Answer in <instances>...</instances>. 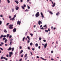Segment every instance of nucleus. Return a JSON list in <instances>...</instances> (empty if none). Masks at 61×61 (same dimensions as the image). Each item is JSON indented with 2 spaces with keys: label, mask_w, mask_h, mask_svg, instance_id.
Masks as SVG:
<instances>
[{
  "label": "nucleus",
  "mask_w": 61,
  "mask_h": 61,
  "mask_svg": "<svg viewBox=\"0 0 61 61\" xmlns=\"http://www.w3.org/2000/svg\"><path fill=\"white\" fill-rule=\"evenodd\" d=\"M30 54L31 55H33V54L32 53V52L31 51H30Z\"/></svg>",
  "instance_id": "obj_55"
},
{
  "label": "nucleus",
  "mask_w": 61,
  "mask_h": 61,
  "mask_svg": "<svg viewBox=\"0 0 61 61\" xmlns=\"http://www.w3.org/2000/svg\"><path fill=\"white\" fill-rule=\"evenodd\" d=\"M15 8L16 10H18V9H19V7H17V6H16Z\"/></svg>",
  "instance_id": "obj_9"
},
{
  "label": "nucleus",
  "mask_w": 61,
  "mask_h": 61,
  "mask_svg": "<svg viewBox=\"0 0 61 61\" xmlns=\"http://www.w3.org/2000/svg\"><path fill=\"white\" fill-rule=\"evenodd\" d=\"M25 12H27H27H28V11H29V10H28L27 9H26L25 10Z\"/></svg>",
  "instance_id": "obj_25"
},
{
  "label": "nucleus",
  "mask_w": 61,
  "mask_h": 61,
  "mask_svg": "<svg viewBox=\"0 0 61 61\" xmlns=\"http://www.w3.org/2000/svg\"><path fill=\"white\" fill-rule=\"evenodd\" d=\"M1 36L2 37H4V35H1Z\"/></svg>",
  "instance_id": "obj_53"
},
{
  "label": "nucleus",
  "mask_w": 61,
  "mask_h": 61,
  "mask_svg": "<svg viewBox=\"0 0 61 61\" xmlns=\"http://www.w3.org/2000/svg\"><path fill=\"white\" fill-rule=\"evenodd\" d=\"M12 12H13L14 11V8H13L12 10Z\"/></svg>",
  "instance_id": "obj_44"
},
{
  "label": "nucleus",
  "mask_w": 61,
  "mask_h": 61,
  "mask_svg": "<svg viewBox=\"0 0 61 61\" xmlns=\"http://www.w3.org/2000/svg\"><path fill=\"white\" fill-rule=\"evenodd\" d=\"M16 31V29L15 28L13 30V32H14V33Z\"/></svg>",
  "instance_id": "obj_8"
},
{
  "label": "nucleus",
  "mask_w": 61,
  "mask_h": 61,
  "mask_svg": "<svg viewBox=\"0 0 61 61\" xmlns=\"http://www.w3.org/2000/svg\"><path fill=\"white\" fill-rule=\"evenodd\" d=\"M49 13L51 14V15H53V13H52V11H50Z\"/></svg>",
  "instance_id": "obj_26"
},
{
  "label": "nucleus",
  "mask_w": 61,
  "mask_h": 61,
  "mask_svg": "<svg viewBox=\"0 0 61 61\" xmlns=\"http://www.w3.org/2000/svg\"><path fill=\"white\" fill-rule=\"evenodd\" d=\"M10 45H12L11 43H13V39L11 38L10 40Z\"/></svg>",
  "instance_id": "obj_5"
},
{
  "label": "nucleus",
  "mask_w": 61,
  "mask_h": 61,
  "mask_svg": "<svg viewBox=\"0 0 61 61\" xmlns=\"http://www.w3.org/2000/svg\"><path fill=\"white\" fill-rule=\"evenodd\" d=\"M45 31L46 32H48V30H45Z\"/></svg>",
  "instance_id": "obj_39"
},
{
  "label": "nucleus",
  "mask_w": 61,
  "mask_h": 61,
  "mask_svg": "<svg viewBox=\"0 0 61 61\" xmlns=\"http://www.w3.org/2000/svg\"><path fill=\"white\" fill-rule=\"evenodd\" d=\"M59 12H58L56 13V15H59Z\"/></svg>",
  "instance_id": "obj_17"
},
{
  "label": "nucleus",
  "mask_w": 61,
  "mask_h": 61,
  "mask_svg": "<svg viewBox=\"0 0 61 61\" xmlns=\"http://www.w3.org/2000/svg\"><path fill=\"white\" fill-rule=\"evenodd\" d=\"M5 60L7 61L8 60L7 59V58H5Z\"/></svg>",
  "instance_id": "obj_61"
},
{
  "label": "nucleus",
  "mask_w": 61,
  "mask_h": 61,
  "mask_svg": "<svg viewBox=\"0 0 61 61\" xmlns=\"http://www.w3.org/2000/svg\"><path fill=\"white\" fill-rule=\"evenodd\" d=\"M1 44H2V45H3V44H4V43H3V42H1Z\"/></svg>",
  "instance_id": "obj_57"
},
{
  "label": "nucleus",
  "mask_w": 61,
  "mask_h": 61,
  "mask_svg": "<svg viewBox=\"0 0 61 61\" xmlns=\"http://www.w3.org/2000/svg\"><path fill=\"white\" fill-rule=\"evenodd\" d=\"M12 37V36H10L9 37V38H11Z\"/></svg>",
  "instance_id": "obj_38"
},
{
  "label": "nucleus",
  "mask_w": 61,
  "mask_h": 61,
  "mask_svg": "<svg viewBox=\"0 0 61 61\" xmlns=\"http://www.w3.org/2000/svg\"><path fill=\"white\" fill-rule=\"evenodd\" d=\"M27 54H26L24 56V57L25 58L27 57Z\"/></svg>",
  "instance_id": "obj_12"
},
{
  "label": "nucleus",
  "mask_w": 61,
  "mask_h": 61,
  "mask_svg": "<svg viewBox=\"0 0 61 61\" xmlns=\"http://www.w3.org/2000/svg\"><path fill=\"white\" fill-rule=\"evenodd\" d=\"M10 35V34H7V38L9 37V36Z\"/></svg>",
  "instance_id": "obj_23"
},
{
  "label": "nucleus",
  "mask_w": 61,
  "mask_h": 61,
  "mask_svg": "<svg viewBox=\"0 0 61 61\" xmlns=\"http://www.w3.org/2000/svg\"><path fill=\"white\" fill-rule=\"evenodd\" d=\"M43 41L44 42H46V40H43Z\"/></svg>",
  "instance_id": "obj_46"
},
{
  "label": "nucleus",
  "mask_w": 61,
  "mask_h": 61,
  "mask_svg": "<svg viewBox=\"0 0 61 61\" xmlns=\"http://www.w3.org/2000/svg\"><path fill=\"white\" fill-rule=\"evenodd\" d=\"M15 2L17 4H18V3H19V2H18V1L16 0L15 1Z\"/></svg>",
  "instance_id": "obj_16"
},
{
  "label": "nucleus",
  "mask_w": 61,
  "mask_h": 61,
  "mask_svg": "<svg viewBox=\"0 0 61 61\" xmlns=\"http://www.w3.org/2000/svg\"><path fill=\"white\" fill-rule=\"evenodd\" d=\"M23 56H24V55H21V57H23Z\"/></svg>",
  "instance_id": "obj_35"
},
{
  "label": "nucleus",
  "mask_w": 61,
  "mask_h": 61,
  "mask_svg": "<svg viewBox=\"0 0 61 61\" xmlns=\"http://www.w3.org/2000/svg\"><path fill=\"white\" fill-rule=\"evenodd\" d=\"M0 17H3V16L2 15H0Z\"/></svg>",
  "instance_id": "obj_50"
},
{
  "label": "nucleus",
  "mask_w": 61,
  "mask_h": 61,
  "mask_svg": "<svg viewBox=\"0 0 61 61\" xmlns=\"http://www.w3.org/2000/svg\"><path fill=\"white\" fill-rule=\"evenodd\" d=\"M48 31H49V32H50V29H48Z\"/></svg>",
  "instance_id": "obj_47"
},
{
  "label": "nucleus",
  "mask_w": 61,
  "mask_h": 61,
  "mask_svg": "<svg viewBox=\"0 0 61 61\" xmlns=\"http://www.w3.org/2000/svg\"><path fill=\"white\" fill-rule=\"evenodd\" d=\"M43 27H45V29H46L47 28V27L46 26V25H45Z\"/></svg>",
  "instance_id": "obj_13"
},
{
  "label": "nucleus",
  "mask_w": 61,
  "mask_h": 61,
  "mask_svg": "<svg viewBox=\"0 0 61 61\" xmlns=\"http://www.w3.org/2000/svg\"><path fill=\"white\" fill-rule=\"evenodd\" d=\"M36 58H39V57L38 56H36Z\"/></svg>",
  "instance_id": "obj_52"
},
{
  "label": "nucleus",
  "mask_w": 61,
  "mask_h": 61,
  "mask_svg": "<svg viewBox=\"0 0 61 61\" xmlns=\"http://www.w3.org/2000/svg\"><path fill=\"white\" fill-rule=\"evenodd\" d=\"M41 16L42 18L44 17V16H43V13L42 12H41Z\"/></svg>",
  "instance_id": "obj_7"
},
{
  "label": "nucleus",
  "mask_w": 61,
  "mask_h": 61,
  "mask_svg": "<svg viewBox=\"0 0 61 61\" xmlns=\"http://www.w3.org/2000/svg\"><path fill=\"white\" fill-rule=\"evenodd\" d=\"M6 56L8 57V54H7V55H6Z\"/></svg>",
  "instance_id": "obj_59"
},
{
  "label": "nucleus",
  "mask_w": 61,
  "mask_h": 61,
  "mask_svg": "<svg viewBox=\"0 0 61 61\" xmlns=\"http://www.w3.org/2000/svg\"><path fill=\"white\" fill-rule=\"evenodd\" d=\"M36 17H38L39 16V12H37L36 14L35 15Z\"/></svg>",
  "instance_id": "obj_2"
},
{
  "label": "nucleus",
  "mask_w": 61,
  "mask_h": 61,
  "mask_svg": "<svg viewBox=\"0 0 61 61\" xmlns=\"http://www.w3.org/2000/svg\"><path fill=\"white\" fill-rule=\"evenodd\" d=\"M51 60L53 61V60H54V59H53V58H51Z\"/></svg>",
  "instance_id": "obj_60"
},
{
  "label": "nucleus",
  "mask_w": 61,
  "mask_h": 61,
  "mask_svg": "<svg viewBox=\"0 0 61 61\" xmlns=\"http://www.w3.org/2000/svg\"><path fill=\"white\" fill-rule=\"evenodd\" d=\"M41 59H42V60H44V59L42 57H41Z\"/></svg>",
  "instance_id": "obj_45"
},
{
  "label": "nucleus",
  "mask_w": 61,
  "mask_h": 61,
  "mask_svg": "<svg viewBox=\"0 0 61 61\" xmlns=\"http://www.w3.org/2000/svg\"><path fill=\"white\" fill-rule=\"evenodd\" d=\"M51 53H53V51H51Z\"/></svg>",
  "instance_id": "obj_63"
},
{
  "label": "nucleus",
  "mask_w": 61,
  "mask_h": 61,
  "mask_svg": "<svg viewBox=\"0 0 61 61\" xmlns=\"http://www.w3.org/2000/svg\"><path fill=\"white\" fill-rule=\"evenodd\" d=\"M13 25H9L8 26H9V29H13Z\"/></svg>",
  "instance_id": "obj_1"
},
{
  "label": "nucleus",
  "mask_w": 61,
  "mask_h": 61,
  "mask_svg": "<svg viewBox=\"0 0 61 61\" xmlns=\"http://www.w3.org/2000/svg\"><path fill=\"white\" fill-rule=\"evenodd\" d=\"M23 5L24 6V7H25L26 6V5Z\"/></svg>",
  "instance_id": "obj_54"
},
{
  "label": "nucleus",
  "mask_w": 61,
  "mask_h": 61,
  "mask_svg": "<svg viewBox=\"0 0 61 61\" xmlns=\"http://www.w3.org/2000/svg\"><path fill=\"white\" fill-rule=\"evenodd\" d=\"M30 40H29L28 41V43H29V42H30Z\"/></svg>",
  "instance_id": "obj_48"
},
{
  "label": "nucleus",
  "mask_w": 61,
  "mask_h": 61,
  "mask_svg": "<svg viewBox=\"0 0 61 61\" xmlns=\"http://www.w3.org/2000/svg\"><path fill=\"white\" fill-rule=\"evenodd\" d=\"M17 24V25H20L21 24V21H18Z\"/></svg>",
  "instance_id": "obj_6"
},
{
  "label": "nucleus",
  "mask_w": 61,
  "mask_h": 61,
  "mask_svg": "<svg viewBox=\"0 0 61 61\" xmlns=\"http://www.w3.org/2000/svg\"><path fill=\"white\" fill-rule=\"evenodd\" d=\"M56 5V3H54L52 6V7H54L55 6V5Z\"/></svg>",
  "instance_id": "obj_11"
},
{
  "label": "nucleus",
  "mask_w": 61,
  "mask_h": 61,
  "mask_svg": "<svg viewBox=\"0 0 61 61\" xmlns=\"http://www.w3.org/2000/svg\"><path fill=\"white\" fill-rule=\"evenodd\" d=\"M11 47H10L8 49H7L8 50V51H9V50H11Z\"/></svg>",
  "instance_id": "obj_14"
},
{
  "label": "nucleus",
  "mask_w": 61,
  "mask_h": 61,
  "mask_svg": "<svg viewBox=\"0 0 61 61\" xmlns=\"http://www.w3.org/2000/svg\"><path fill=\"white\" fill-rule=\"evenodd\" d=\"M42 22H41V21H39L38 22V24H39V25H40L41 24H42Z\"/></svg>",
  "instance_id": "obj_10"
},
{
  "label": "nucleus",
  "mask_w": 61,
  "mask_h": 61,
  "mask_svg": "<svg viewBox=\"0 0 61 61\" xmlns=\"http://www.w3.org/2000/svg\"><path fill=\"white\" fill-rule=\"evenodd\" d=\"M9 23H7L6 24V25H9Z\"/></svg>",
  "instance_id": "obj_56"
},
{
  "label": "nucleus",
  "mask_w": 61,
  "mask_h": 61,
  "mask_svg": "<svg viewBox=\"0 0 61 61\" xmlns=\"http://www.w3.org/2000/svg\"><path fill=\"white\" fill-rule=\"evenodd\" d=\"M3 58L4 59H5V57H3V56H2L1 58V59H3Z\"/></svg>",
  "instance_id": "obj_15"
},
{
  "label": "nucleus",
  "mask_w": 61,
  "mask_h": 61,
  "mask_svg": "<svg viewBox=\"0 0 61 61\" xmlns=\"http://www.w3.org/2000/svg\"><path fill=\"white\" fill-rule=\"evenodd\" d=\"M42 39V38H41V37H40L39 38V40H41Z\"/></svg>",
  "instance_id": "obj_43"
},
{
  "label": "nucleus",
  "mask_w": 61,
  "mask_h": 61,
  "mask_svg": "<svg viewBox=\"0 0 61 61\" xmlns=\"http://www.w3.org/2000/svg\"><path fill=\"white\" fill-rule=\"evenodd\" d=\"M5 46H8V45L6 44H5Z\"/></svg>",
  "instance_id": "obj_49"
},
{
  "label": "nucleus",
  "mask_w": 61,
  "mask_h": 61,
  "mask_svg": "<svg viewBox=\"0 0 61 61\" xmlns=\"http://www.w3.org/2000/svg\"><path fill=\"white\" fill-rule=\"evenodd\" d=\"M27 38L28 40H30V37H29V36H27Z\"/></svg>",
  "instance_id": "obj_22"
},
{
  "label": "nucleus",
  "mask_w": 61,
  "mask_h": 61,
  "mask_svg": "<svg viewBox=\"0 0 61 61\" xmlns=\"http://www.w3.org/2000/svg\"><path fill=\"white\" fill-rule=\"evenodd\" d=\"M11 49L12 50V51H13L14 50V49H15V48L14 47H13L11 48Z\"/></svg>",
  "instance_id": "obj_18"
},
{
  "label": "nucleus",
  "mask_w": 61,
  "mask_h": 61,
  "mask_svg": "<svg viewBox=\"0 0 61 61\" xmlns=\"http://www.w3.org/2000/svg\"><path fill=\"white\" fill-rule=\"evenodd\" d=\"M4 31L5 32V33H6L7 32V31L6 30L4 29Z\"/></svg>",
  "instance_id": "obj_21"
},
{
  "label": "nucleus",
  "mask_w": 61,
  "mask_h": 61,
  "mask_svg": "<svg viewBox=\"0 0 61 61\" xmlns=\"http://www.w3.org/2000/svg\"><path fill=\"white\" fill-rule=\"evenodd\" d=\"M0 49L2 51L3 50V48H0Z\"/></svg>",
  "instance_id": "obj_40"
},
{
  "label": "nucleus",
  "mask_w": 61,
  "mask_h": 61,
  "mask_svg": "<svg viewBox=\"0 0 61 61\" xmlns=\"http://www.w3.org/2000/svg\"><path fill=\"white\" fill-rule=\"evenodd\" d=\"M40 29H42H42H44L43 27H42V28H40Z\"/></svg>",
  "instance_id": "obj_51"
},
{
  "label": "nucleus",
  "mask_w": 61,
  "mask_h": 61,
  "mask_svg": "<svg viewBox=\"0 0 61 61\" xmlns=\"http://www.w3.org/2000/svg\"><path fill=\"white\" fill-rule=\"evenodd\" d=\"M38 48H39V49H40V46H38Z\"/></svg>",
  "instance_id": "obj_58"
},
{
  "label": "nucleus",
  "mask_w": 61,
  "mask_h": 61,
  "mask_svg": "<svg viewBox=\"0 0 61 61\" xmlns=\"http://www.w3.org/2000/svg\"><path fill=\"white\" fill-rule=\"evenodd\" d=\"M25 37H24L23 38V41H24L25 40Z\"/></svg>",
  "instance_id": "obj_41"
},
{
  "label": "nucleus",
  "mask_w": 61,
  "mask_h": 61,
  "mask_svg": "<svg viewBox=\"0 0 61 61\" xmlns=\"http://www.w3.org/2000/svg\"><path fill=\"white\" fill-rule=\"evenodd\" d=\"M7 40L6 39L5 40V43H6L7 42Z\"/></svg>",
  "instance_id": "obj_29"
},
{
  "label": "nucleus",
  "mask_w": 61,
  "mask_h": 61,
  "mask_svg": "<svg viewBox=\"0 0 61 61\" xmlns=\"http://www.w3.org/2000/svg\"><path fill=\"white\" fill-rule=\"evenodd\" d=\"M7 2L8 3H10V2L9 0H7Z\"/></svg>",
  "instance_id": "obj_27"
},
{
  "label": "nucleus",
  "mask_w": 61,
  "mask_h": 61,
  "mask_svg": "<svg viewBox=\"0 0 61 61\" xmlns=\"http://www.w3.org/2000/svg\"><path fill=\"white\" fill-rule=\"evenodd\" d=\"M27 32H26L25 33V35H27Z\"/></svg>",
  "instance_id": "obj_64"
},
{
  "label": "nucleus",
  "mask_w": 61,
  "mask_h": 61,
  "mask_svg": "<svg viewBox=\"0 0 61 61\" xmlns=\"http://www.w3.org/2000/svg\"><path fill=\"white\" fill-rule=\"evenodd\" d=\"M35 46L36 47H37L38 46V44L37 43H36V44H35Z\"/></svg>",
  "instance_id": "obj_19"
},
{
  "label": "nucleus",
  "mask_w": 61,
  "mask_h": 61,
  "mask_svg": "<svg viewBox=\"0 0 61 61\" xmlns=\"http://www.w3.org/2000/svg\"><path fill=\"white\" fill-rule=\"evenodd\" d=\"M25 7H23V6H21V8L22 9H25V8H24Z\"/></svg>",
  "instance_id": "obj_34"
},
{
  "label": "nucleus",
  "mask_w": 61,
  "mask_h": 61,
  "mask_svg": "<svg viewBox=\"0 0 61 61\" xmlns=\"http://www.w3.org/2000/svg\"><path fill=\"white\" fill-rule=\"evenodd\" d=\"M30 46H32L33 45V43H32L31 42L30 43Z\"/></svg>",
  "instance_id": "obj_28"
},
{
  "label": "nucleus",
  "mask_w": 61,
  "mask_h": 61,
  "mask_svg": "<svg viewBox=\"0 0 61 61\" xmlns=\"http://www.w3.org/2000/svg\"><path fill=\"white\" fill-rule=\"evenodd\" d=\"M9 57H11L12 56V55H13V52H10L9 53Z\"/></svg>",
  "instance_id": "obj_4"
},
{
  "label": "nucleus",
  "mask_w": 61,
  "mask_h": 61,
  "mask_svg": "<svg viewBox=\"0 0 61 61\" xmlns=\"http://www.w3.org/2000/svg\"><path fill=\"white\" fill-rule=\"evenodd\" d=\"M28 49L29 50H30V47L29 46L28 47Z\"/></svg>",
  "instance_id": "obj_33"
},
{
  "label": "nucleus",
  "mask_w": 61,
  "mask_h": 61,
  "mask_svg": "<svg viewBox=\"0 0 61 61\" xmlns=\"http://www.w3.org/2000/svg\"><path fill=\"white\" fill-rule=\"evenodd\" d=\"M23 50H21L20 52V54L22 53H23Z\"/></svg>",
  "instance_id": "obj_24"
},
{
  "label": "nucleus",
  "mask_w": 61,
  "mask_h": 61,
  "mask_svg": "<svg viewBox=\"0 0 61 61\" xmlns=\"http://www.w3.org/2000/svg\"><path fill=\"white\" fill-rule=\"evenodd\" d=\"M6 39V38H4L3 39V40L4 41V40H5Z\"/></svg>",
  "instance_id": "obj_36"
},
{
  "label": "nucleus",
  "mask_w": 61,
  "mask_h": 61,
  "mask_svg": "<svg viewBox=\"0 0 61 61\" xmlns=\"http://www.w3.org/2000/svg\"><path fill=\"white\" fill-rule=\"evenodd\" d=\"M30 35L31 36H33V34H32L30 33Z\"/></svg>",
  "instance_id": "obj_32"
},
{
  "label": "nucleus",
  "mask_w": 61,
  "mask_h": 61,
  "mask_svg": "<svg viewBox=\"0 0 61 61\" xmlns=\"http://www.w3.org/2000/svg\"><path fill=\"white\" fill-rule=\"evenodd\" d=\"M32 50H33V51H34V50H35V49H34L33 48L32 49Z\"/></svg>",
  "instance_id": "obj_62"
},
{
  "label": "nucleus",
  "mask_w": 61,
  "mask_h": 61,
  "mask_svg": "<svg viewBox=\"0 0 61 61\" xmlns=\"http://www.w3.org/2000/svg\"><path fill=\"white\" fill-rule=\"evenodd\" d=\"M27 6L28 8V9H30V7H29V6H28V5Z\"/></svg>",
  "instance_id": "obj_30"
},
{
  "label": "nucleus",
  "mask_w": 61,
  "mask_h": 61,
  "mask_svg": "<svg viewBox=\"0 0 61 61\" xmlns=\"http://www.w3.org/2000/svg\"><path fill=\"white\" fill-rule=\"evenodd\" d=\"M20 49H22V46H20L19 47Z\"/></svg>",
  "instance_id": "obj_42"
},
{
  "label": "nucleus",
  "mask_w": 61,
  "mask_h": 61,
  "mask_svg": "<svg viewBox=\"0 0 61 61\" xmlns=\"http://www.w3.org/2000/svg\"><path fill=\"white\" fill-rule=\"evenodd\" d=\"M2 21H0V25H1L2 24Z\"/></svg>",
  "instance_id": "obj_37"
},
{
  "label": "nucleus",
  "mask_w": 61,
  "mask_h": 61,
  "mask_svg": "<svg viewBox=\"0 0 61 61\" xmlns=\"http://www.w3.org/2000/svg\"><path fill=\"white\" fill-rule=\"evenodd\" d=\"M14 19H15V18H14V17H13V18H12L11 19H10V20H12L13 21V20H15Z\"/></svg>",
  "instance_id": "obj_20"
},
{
  "label": "nucleus",
  "mask_w": 61,
  "mask_h": 61,
  "mask_svg": "<svg viewBox=\"0 0 61 61\" xmlns=\"http://www.w3.org/2000/svg\"><path fill=\"white\" fill-rule=\"evenodd\" d=\"M42 46H44V48H46V46H47V43H46L45 44H45H42Z\"/></svg>",
  "instance_id": "obj_3"
},
{
  "label": "nucleus",
  "mask_w": 61,
  "mask_h": 61,
  "mask_svg": "<svg viewBox=\"0 0 61 61\" xmlns=\"http://www.w3.org/2000/svg\"><path fill=\"white\" fill-rule=\"evenodd\" d=\"M16 15H15L14 17H13V18H15V17H16Z\"/></svg>",
  "instance_id": "obj_31"
}]
</instances>
